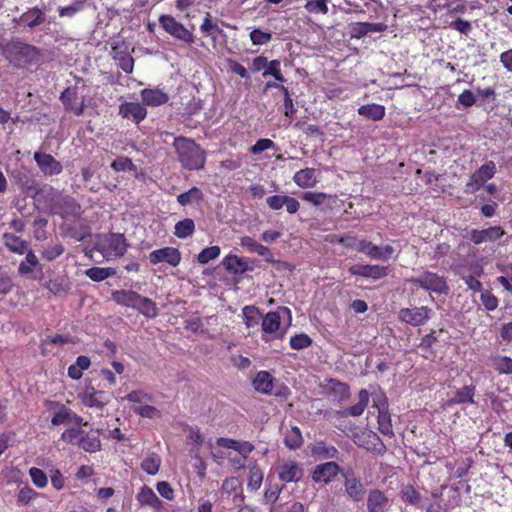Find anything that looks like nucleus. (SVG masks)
Here are the masks:
<instances>
[{"instance_id": "obj_36", "label": "nucleus", "mask_w": 512, "mask_h": 512, "mask_svg": "<svg viewBox=\"0 0 512 512\" xmlns=\"http://www.w3.org/2000/svg\"><path fill=\"white\" fill-rule=\"evenodd\" d=\"M386 113L385 106L381 104L371 103L365 104L358 108V114L372 121H380Z\"/></svg>"}, {"instance_id": "obj_52", "label": "nucleus", "mask_w": 512, "mask_h": 512, "mask_svg": "<svg viewBox=\"0 0 512 512\" xmlns=\"http://www.w3.org/2000/svg\"><path fill=\"white\" fill-rule=\"evenodd\" d=\"M400 497L404 503L413 506H417L421 501L420 493L411 484L402 487L400 491Z\"/></svg>"}, {"instance_id": "obj_43", "label": "nucleus", "mask_w": 512, "mask_h": 512, "mask_svg": "<svg viewBox=\"0 0 512 512\" xmlns=\"http://www.w3.org/2000/svg\"><path fill=\"white\" fill-rule=\"evenodd\" d=\"M242 315L244 324L248 329L257 327L263 317L260 309L253 305L245 306L242 309Z\"/></svg>"}, {"instance_id": "obj_59", "label": "nucleus", "mask_w": 512, "mask_h": 512, "mask_svg": "<svg viewBox=\"0 0 512 512\" xmlns=\"http://www.w3.org/2000/svg\"><path fill=\"white\" fill-rule=\"evenodd\" d=\"M22 20L31 28L44 22V14L39 8H33L22 16Z\"/></svg>"}, {"instance_id": "obj_19", "label": "nucleus", "mask_w": 512, "mask_h": 512, "mask_svg": "<svg viewBox=\"0 0 512 512\" xmlns=\"http://www.w3.org/2000/svg\"><path fill=\"white\" fill-rule=\"evenodd\" d=\"M340 466L333 461L317 465L312 472V480L315 483H330L340 472Z\"/></svg>"}, {"instance_id": "obj_58", "label": "nucleus", "mask_w": 512, "mask_h": 512, "mask_svg": "<svg viewBox=\"0 0 512 512\" xmlns=\"http://www.w3.org/2000/svg\"><path fill=\"white\" fill-rule=\"evenodd\" d=\"M122 400H127L129 402L144 405L146 403L153 401V396L143 390H133L128 393Z\"/></svg>"}, {"instance_id": "obj_50", "label": "nucleus", "mask_w": 512, "mask_h": 512, "mask_svg": "<svg viewBox=\"0 0 512 512\" xmlns=\"http://www.w3.org/2000/svg\"><path fill=\"white\" fill-rule=\"evenodd\" d=\"M263 472L259 465L253 464L249 467V474H248V483L247 487L248 489L252 491H257L263 482Z\"/></svg>"}, {"instance_id": "obj_7", "label": "nucleus", "mask_w": 512, "mask_h": 512, "mask_svg": "<svg viewBox=\"0 0 512 512\" xmlns=\"http://www.w3.org/2000/svg\"><path fill=\"white\" fill-rule=\"evenodd\" d=\"M161 27L171 36L187 43H194V35L180 22L171 15H161L159 17Z\"/></svg>"}, {"instance_id": "obj_10", "label": "nucleus", "mask_w": 512, "mask_h": 512, "mask_svg": "<svg viewBox=\"0 0 512 512\" xmlns=\"http://www.w3.org/2000/svg\"><path fill=\"white\" fill-rule=\"evenodd\" d=\"M111 55L125 73L133 72L134 58L130 54L129 45L124 40L114 41L111 44Z\"/></svg>"}, {"instance_id": "obj_26", "label": "nucleus", "mask_w": 512, "mask_h": 512, "mask_svg": "<svg viewBox=\"0 0 512 512\" xmlns=\"http://www.w3.org/2000/svg\"><path fill=\"white\" fill-rule=\"evenodd\" d=\"M475 394L476 386L474 384L465 385L453 392L452 396L447 401V406L474 404Z\"/></svg>"}, {"instance_id": "obj_40", "label": "nucleus", "mask_w": 512, "mask_h": 512, "mask_svg": "<svg viewBox=\"0 0 512 512\" xmlns=\"http://www.w3.org/2000/svg\"><path fill=\"white\" fill-rule=\"evenodd\" d=\"M387 30V25L379 22V23H369V22H358L353 27V37L361 38L368 33L372 32H384Z\"/></svg>"}, {"instance_id": "obj_3", "label": "nucleus", "mask_w": 512, "mask_h": 512, "mask_svg": "<svg viewBox=\"0 0 512 512\" xmlns=\"http://www.w3.org/2000/svg\"><path fill=\"white\" fill-rule=\"evenodd\" d=\"M39 55L38 49L20 40H11L3 48V56L16 67L33 63Z\"/></svg>"}, {"instance_id": "obj_42", "label": "nucleus", "mask_w": 512, "mask_h": 512, "mask_svg": "<svg viewBox=\"0 0 512 512\" xmlns=\"http://www.w3.org/2000/svg\"><path fill=\"white\" fill-rule=\"evenodd\" d=\"M91 360L88 356L80 355L77 357L76 362L68 367V376L73 380L82 378L83 371L89 369Z\"/></svg>"}, {"instance_id": "obj_44", "label": "nucleus", "mask_w": 512, "mask_h": 512, "mask_svg": "<svg viewBox=\"0 0 512 512\" xmlns=\"http://www.w3.org/2000/svg\"><path fill=\"white\" fill-rule=\"evenodd\" d=\"M284 444L290 450H296L303 444V437L299 427L292 426L284 434Z\"/></svg>"}, {"instance_id": "obj_51", "label": "nucleus", "mask_w": 512, "mask_h": 512, "mask_svg": "<svg viewBox=\"0 0 512 512\" xmlns=\"http://www.w3.org/2000/svg\"><path fill=\"white\" fill-rule=\"evenodd\" d=\"M301 199L311 203L314 206H321L327 202V200L336 199V196L326 194L324 192H312L306 191L301 194Z\"/></svg>"}, {"instance_id": "obj_46", "label": "nucleus", "mask_w": 512, "mask_h": 512, "mask_svg": "<svg viewBox=\"0 0 512 512\" xmlns=\"http://www.w3.org/2000/svg\"><path fill=\"white\" fill-rule=\"evenodd\" d=\"M116 274L112 267H91L85 271V275L94 282H101Z\"/></svg>"}, {"instance_id": "obj_8", "label": "nucleus", "mask_w": 512, "mask_h": 512, "mask_svg": "<svg viewBox=\"0 0 512 512\" xmlns=\"http://www.w3.org/2000/svg\"><path fill=\"white\" fill-rule=\"evenodd\" d=\"M432 310L427 306L402 308L398 312L399 321L414 327L425 325L431 318Z\"/></svg>"}, {"instance_id": "obj_37", "label": "nucleus", "mask_w": 512, "mask_h": 512, "mask_svg": "<svg viewBox=\"0 0 512 512\" xmlns=\"http://www.w3.org/2000/svg\"><path fill=\"white\" fill-rule=\"evenodd\" d=\"M137 500L140 505L150 506L154 509H159L162 506V501L157 497L153 489L146 485L141 487L137 494Z\"/></svg>"}, {"instance_id": "obj_28", "label": "nucleus", "mask_w": 512, "mask_h": 512, "mask_svg": "<svg viewBox=\"0 0 512 512\" xmlns=\"http://www.w3.org/2000/svg\"><path fill=\"white\" fill-rule=\"evenodd\" d=\"M224 268L232 274H244L248 271H253L254 266H250L249 263L242 257H238L234 254H228L222 260Z\"/></svg>"}, {"instance_id": "obj_22", "label": "nucleus", "mask_w": 512, "mask_h": 512, "mask_svg": "<svg viewBox=\"0 0 512 512\" xmlns=\"http://www.w3.org/2000/svg\"><path fill=\"white\" fill-rule=\"evenodd\" d=\"M268 207L272 210H280L284 206L289 214H295L300 208L299 201L288 195H272L266 199Z\"/></svg>"}, {"instance_id": "obj_48", "label": "nucleus", "mask_w": 512, "mask_h": 512, "mask_svg": "<svg viewBox=\"0 0 512 512\" xmlns=\"http://www.w3.org/2000/svg\"><path fill=\"white\" fill-rule=\"evenodd\" d=\"M195 231V222L191 218H185L178 221L174 226V235L177 238L185 239L193 235Z\"/></svg>"}, {"instance_id": "obj_20", "label": "nucleus", "mask_w": 512, "mask_h": 512, "mask_svg": "<svg viewBox=\"0 0 512 512\" xmlns=\"http://www.w3.org/2000/svg\"><path fill=\"white\" fill-rule=\"evenodd\" d=\"M359 253L366 254L372 259L388 260L394 254V248L391 245L379 247L366 239H362Z\"/></svg>"}, {"instance_id": "obj_30", "label": "nucleus", "mask_w": 512, "mask_h": 512, "mask_svg": "<svg viewBox=\"0 0 512 512\" xmlns=\"http://www.w3.org/2000/svg\"><path fill=\"white\" fill-rule=\"evenodd\" d=\"M139 293L134 290H114L111 293V299L118 305L135 309Z\"/></svg>"}, {"instance_id": "obj_5", "label": "nucleus", "mask_w": 512, "mask_h": 512, "mask_svg": "<svg viewBox=\"0 0 512 512\" xmlns=\"http://www.w3.org/2000/svg\"><path fill=\"white\" fill-rule=\"evenodd\" d=\"M408 281L437 294H446L449 290L446 278L431 271H424L419 277H412Z\"/></svg>"}, {"instance_id": "obj_32", "label": "nucleus", "mask_w": 512, "mask_h": 512, "mask_svg": "<svg viewBox=\"0 0 512 512\" xmlns=\"http://www.w3.org/2000/svg\"><path fill=\"white\" fill-rule=\"evenodd\" d=\"M369 393L366 389H361L358 393V403L355 405H352L342 411H337V414L346 417V416H352V417H358L363 414L364 410L366 409L368 403H369Z\"/></svg>"}, {"instance_id": "obj_25", "label": "nucleus", "mask_w": 512, "mask_h": 512, "mask_svg": "<svg viewBox=\"0 0 512 512\" xmlns=\"http://www.w3.org/2000/svg\"><path fill=\"white\" fill-rule=\"evenodd\" d=\"M281 317L280 314L276 311H269L265 316L262 317L261 327H262V340L264 342L272 341V334L276 333L280 328Z\"/></svg>"}, {"instance_id": "obj_33", "label": "nucleus", "mask_w": 512, "mask_h": 512, "mask_svg": "<svg viewBox=\"0 0 512 512\" xmlns=\"http://www.w3.org/2000/svg\"><path fill=\"white\" fill-rule=\"evenodd\" d=\"M294 183L301 188H312L318 180L316 177V169L305 168L297 171L293 176Z\"/></svg>"}, {"instance_id": "obj_64", "label": "nucleus", "mask_w": 512, "mask_h": 512, "mask_svg": "<svg viewBox=\"0 0 512 512\" xmlns=\"http://www.w3.org/2000/svg\"><path fill=\"white\" fill-rule=\"evenodd\" d=\"M272 512H304V506L298 501H291L274 506Z\"/></svg>"}, {"instance_id": "obj_15", "label": "nucleus", "mask_w": 512, "mask_h": 512, "mask_svg": "<svg viewBox=\"0 0 512 512\" xmlns=\"http://www.w3.org/2000/svg\"><path fill=\"white\" fill-rule=\"evenodd\" d=\"M349 272L354 276L380 280L390 273V269L387 266H381L377 264H355L349 267Z\"/></svg>"}, {"instance_id": "obj_14", "label": "nucleus", "mask_w": 512, "mask_h": 512, "mask_svg": "<svg viewBox=\"0 0 512 512\" xmlns=\"http://www.w3.org/2000/svg\"><path fill=\"white\" fill-rule=\"evenodd\" d=\"M149 261L152 265L159 263H167L172 267H176L181 262V252L175 247H164L150 252Z\"/></svg>"}, {"instance_id": "obj_41", "label": "nucleus", "mask_w": 512, "mask_h": 512, "mask_svg": "<svg viewBox=\"0 0 512 512\" xmlns=\"http://www.w3.org/2000/svg\"><path fill=\"white\" fill-rule=\"evenodd\" d=\"M4 245L12 252L17 254H24L28 250V242L12 233H4Z\"/></svg>"}, {"instance_id": "obj_24", "label": "nucleus", "mask_w": 512, "mask_h": 512, "mask_svg": "<svg viewBox=\"0 0 512 512\" xmlns=\"http://www.w3.org/2000/svg\"><path fill=\"white\" fill-rule=\"evenodd\" d=\"M344 476V488L345 492L354 502H360L363 500L365 495V489L360 479L357 478L354 473H345Z\"/></svg>"}, {"instance_id": "obj_9", "label": "nucleus", "mask_w": 512, "mask_h": 512, "mask_svg": "<svg viewBox=\"0 0 512 512\" xmlns=\"http://www.w3.org/2000/svg\"><path fill=\"white\" fill-rule=\"evenodd\" d=\"M81 403L88 408L102 410L110 402L107 393L97 390L93 385H86L84 390L78 394Z\"/></svg>"}, {"instance_id": "obj_53", "label": "nucleus", "mask_w": 512, "mask_h": 512, "mask_svg": "<svg viewBox=\"0 0 512 512\" xmlns=\"http://www.w3.org/2000/svg\"><path fill=\"white\" fill-rule=\"evenodd\" d=\"M203 193L200 188L194 186L188 191L181 193L177 196V201L182 206H187L191 204L193 201H202Z\"/></svg>"}, {"instance_id": "obj_16", "label": "nucleus", "mask_w": 512, "mask_h": 512, "mask_svg": "<svg viewBox=\"0 0 512 512\" xmlns=\"http://www.w3.org/2000/svg\"><path fill=\"white\" fill-rule=\"evenodd\" d=\"M277 473L282 482L290 483L300 481L304 475V470L298 462L288 460L278 466Z\"/></svg>"}, {"instance_id": "obj_47", "label": "nucleus", "mask_w": 512, "mask_h": 512, "mask_svg": "<svg viewBox=\"0 0 512 512\" xmlns=\"http://www.w3.org/2000/svg\"><path fill=\"white\" fill-rule=\"evenodd\" d=\"M312 454L323 459H334L338 457L339 451L332 445L323 441L316 442L311 449Z\"/></svg>"}, {"instance_id": "obj_17", "label": "nucleus", "mask_w": 512, "mask_h": 512, "mask_svg": "<svg viewBox=\"0 0 512 512\" xmlns=\"http://www.w3.org/2000/svg\"><path fill=\"white\" fill-rule=\"evenodd\" d=\"M41 172L46 176L59 175L62 170V164L51 154L35 152L33 156Z\"/></svg>"}, {"instance_id": "obj_31", "label": "nucleus", "mask_w": 512, "mask_h": 512, "mask_svg": "<svg viewBox=\"0 0 512 512\" xmlns=\"http://www.w3.org/2000/svg\"><path fill=\"white\" fill-rule=\"evenodd\" d=\"M274 380L275 379L268 371L262 370L255 375L252 385L257 392L272 395Z\"/></svg>"}, {"instance_id": "obj_34", "label": "nucleus", "mask_w": 512, "mask_h": 512, "mask_svg": "<svg viewBox=\"0 0 512 512\" xmlns=\"http://www.w3.org/2000/svg\"><path fill=\"white\" fill-rule=\"evenodd\" d=\"M240 243L248 251L257 253L258 255L265 257V260L267 262H273V254L270 251V249L268 247L258 243L252 237L244 236L241 238Z\"/></svg>"}, {"instance_id": "obj_63", "label": "nucleus", "mask_w": 512, "mask_h": 512, "mask_svg": "<svg viewBox=\"0 0 512 512\" xmlns=\"http://www.w3.org/2000/svg\"><path fill=\"white\" fill-rule=\"evenodd\" d=\"M220 247L219 246H210L201 250V252L197 256V261L204 265L210 262L211 260L216 259L220 255Z\"/></svg>"}, {"instance_id": "obj_38", "label": "nucleus", "mask_w": 512, "mask_h": 512, "mask_svg": "<svg viewBox=\"0 0 512 512\" xmlns=\"http://www.w3.org/2000/svg\"><path fill=\"white\" fill-rule=\"evenodd\" d=\"M45 288L55 296H64L70 291L71 283L68 278L64 276H58L49 280L45 284Z\"/></svg>"}, {"instance_id": "obj_60", "label": "nucleus", "mask_w": 512, "mask_h": 512, "mask_svg": "<svg viewBox=\"0 0 512 512\" xmlns=\"http://www.w3.org/2000/svg\"><path fill=\"white\" fill-rule=\"evenodd\" d=\"M65 251L64 246L60 242L49 244L41 252V257L46 261H53L60 257Z\"/></svg>"}, {"instance_id": "obj_62", "label": "nucleus", "mask_w": 512, "mask_h": 512, "mask_svg": "<svg viewBox=\"0 0 512 512\" xmlns=\"http://www.w3.org/2000/svg\"><path fill=\"white\" fill-rule=\"evenodd\" d=\"M312 339L305 333L295 334L290 338V346L294 350H302L312 345Z\"/></svg>"}, {"instance_id": "obj_1", "label": "nucleus", "mask_w": 512, "mask_h": 512, "mask_svg": "<svg viewBox=\"0 0 512 512\" xmlns=\"http://www.w3.org/2000/svg\"><path fill=\"white\" fill-rule=\"evenodd\" d=\"M173 148L182 168L186 170H201L206 163L205 150L191 138L178 136L174 138Z\"/></svg>"}, {"instance_id": "obj_2", "label": "nucleus", "mask_w": 512, "mask_h": 512, "mask_svg": "<svg viewBox=\"0 0 512 512\" xmlns=\"http://www.w3.org/2000/svg\"><path fill=\"white\" fill-rule=\"evenodd\" d=\"M61 439L71 445H75L85 452L95 453L101 450L99 430L85 432L81 428H68L61 434Z\"/></svg>"}, {"instance_id": "obj_39", "label": "nucleus", "mask_w": 512, "mask_h": 512, "mask_svg": "<svg viewBox=\"0 0 512 512\" xmlns=\"http://www.w3.org/2000/svg\"><path fill=\"white\" fill-rule=\"evenodd\" d=\"M135 310L146 318L153 319L158 316L159 310L157 304L150 298L139 295Z\"/></svg>"}, {"instance_id": "obj_21", "label": "nucleus", "mask_w": 512, "mask_h": 512, "mask_svg": "<svg viewBox=\"0 0 512 512\" xmlns=\"http://www.w3.org/2000/svg\"><path fill=\"white\" fill-rule=\"evenodd\" d=\"M221 491L227 496H232V501L235 506H241L244 503L245 496L243 494L242 482L239 478H226L222 483Z\"/></svg>"}, {"instance_id": "obj_13", "label": "nucleus", "mask_w": 512, "mask_h": 512, "mask_svg": "<svg viewBox=\"0 0 512 512\" xmlns=\"http://www.w3.org/2000/svg\"><path fill=\"white\" fill-rule=\"evenodd\" d=\"M505 235V230L501 226H490L485 229H472L468 232L469 240L480 245L487 242H496Z\"/></svg>"}, {"instance_id": "obj_61", "label": "nucleus", "mask_w": 512, "mask_h": 512, "mask_svg": "<svg viewBox=\"0 0 512 512\" xmlns=\"http://www.w3.org/2000/svg\"><path fill=\"white\" fill-rule=\"evenodd\" d=\"M37 496L38 493L33 488L26 485L23 488H21L17 494V504L20 506H26L31 501L36 499Z\"/></svg>"}, {"instance_id": "obj_4", "label": "nucleus", "mask_w": 512, "mask_h": 512, "mask_svg": "<svg viewBox=\"0 0 512 512\" xmlns=\"http://www.w3.org/2000/svg\"><path fill=\"white\" fill-rule=\"evenodd\" d=\"M126 238L121 233H108L99 238L96 243V250L106 260L122 257L128 248Z\"/></svg>"}, {"instance_id": "obj_49", "label": "nucleus", "mask_w": 512, "mask_h": 512, "mask_svg": "<svg viewBox=\"0 0 512 512\" xmlns=\"http://www.w3.org/2000/svg\"><path fill=\"white\" fill-rule=\"evenodd\" d=\"M263 78L269 76L273 77L276 81L283 83L286 81L281 69V62L278 59L268 60L266 69L262 73Z\"/></svg>"}, {"instance_id": "obj_11", "label": "nucleus", "mask_w": 512, "mask_h": 512, "mask_svg": "<svg viewBox=\"0 0 512 512\" xmlns=\"http://www.w3.org/2000/svg\"><path fill=\"white\" fill-rule=\"evenodd\" d=\"M496 173V166L493 161H488L478 168L469 178L466 187L469 192L475 193L482 188L487 180L494 177Z\"/></svg>"}, {"instance_id": "obj_54", "label": "nucleus", "mask_w": 512, "mask_h": 512, "mask_svg": "<svg viewBox=\"0 0 512 512\" xmlns=\"http://www.w3.org/2000/svg\"><path fill=\"white\" fill-rule=\"evenodd\" d=\"M200 31L205 36H210L213 41L217 39V34L223 33V30L216 23H213L209 13H207L204 18L203 23L200 26Z\"/></svg>"}, {"instance_id": "obj_45", "label": "nucleus", "mask_w": 512, "mask_h": 512, "mask_svg": "<svg viewBox=\"0 0 512 512\" xmlns=\"http://www.w3.org/2000/svg\"><path fill=\"white\" fill-rule=\"evenodd\" d=\"M491 365L500 375H512V358L505 355H496L491 359Z\"/></svg>"}, {"instance_id": "obj_12", "label": "nucleus", "mask_w": 512, "mask_h": 512, "mask_svg": "<svg viewBox=\"0 0 512 512\" xmlns=\"http://www.w3.org/2000/svg\"><path fill=\"white\" fill-rule=\"evenodd\" d=\"M60 100L64 108L73 112L76 116H81L85 110L84 96L80 95L77 86L67 87L60 95Z\"/></svg>"}, {"instance_id": "obj_56", "label": "nucleus", "mask_w": 512, "mask_h": 512, "mask_svg": "<svg viewBox=\"0 0 512 512\" xmlns=\"http://www.w3.org/2000/svg\"><path fill=\"white\" fill-rule=\"evenodd\" d=\"M161 465V458L157 454H151L141 462V468L149 475H156Z\"/></svg>"}, {"instance_id": "obj_57", "label": "nucleus", "mask_w": 512, "mask_h": 512, "mask_svg": "<svg viewBox=\"0 0 512 512\" xmlns=\"http://www.w3.org/2000/svg\"><path fill=\"white\" fill-rule=\"evenodd\" d=\"M330 0H307L304 8L310 14H327Z\"/></svg>"}, {"instance_id": "obj_35", "label": "nucleus", "mask_w": 512, "mask_h": 512, "mask_svg": "<svg viewBox=\"0 0 512 512\" xmlns=\"http://www.w3.org/2000/svg\"><path fill=\"white\" fill-rule=\"evenodd\" d=\"M326 391L329 395L334 396L339 401L348 399L350 396L349 385L334 378L327 380Z\"/></svg>"}, {"instance_id": "obj_27", "label": "nucleus", "mask_w": 512, "mask_h": 512, "mask_svg": "<svg viewBox=\"0 0 512 512\" xmlns=\"http://www.w3.org/2000/svg\"><path fill=\"white\" fill-rule=\"evenodd\" d=\"M140 96L144 105L161 106L169 101V95L164 90L156 88H145L140 91Z\"/></svg>"}, {"instance_id": "obj_6", "label": "nucleus", "mask_w": 512, "mask_h": 512, "mask_svg": "<svg viewBox=\"0 0 512 512\" xmlns=\"http://www.w3.org/2000/svg\"><path fill=\"white\" fill-rule=\"evenodd\" d=\"M353 442L360 448H363L375 455L383 456L387 448L377 433L364 429L353 435Z\"/></svg>"}, {"instance_id": "obj_23", "label": "nucleus", "mask_w": 512, "mask_h": 512, "mask_svg": "<svg viewBox=\"0 0 512 512\" xmlns=\"http://www.w3.org/2000/svg\"><path fill=\"white\" fill-rule=\"evenodd\" d=\"M389 506V498L382 490L371 489L368 492L366 500L367 512H386Z\"/></svg>"}, {"instance_id": "obj_18", "label": "nucleus", "mask_w": 512, "mask_h": 512, "mask_svg": "<svg viewBox=\"0 0 512 512\" xmlns=\"http://www.w3.org/2000/svg\"><path fill=\"white\" fill-rule=\"evenodd\" d=\"M118 114L124 119H131L135 124H140L147 116V109L141 103L125 101L119 105Z\"/></svg>"}, {"instance_id": "obj_55", "label": "nucleus", "mask_w": 512, "mask_h": 512, "mask_svg": "<svg viewBox=\"0 0 512 512\" xmlns=\"http://www.w3.org/2000/svg\"><path fill=\"white\" fill-rule=\"evenodd\" d=\"M70 342H71V338H70L69 335L55 334V335H52V336H47L45 339H43L41 341V344H40L41 353H42V355H46L47 354L46 346L48 344L62 346L64 344H67V343H70Z\"/></svg>"}, {"instance_id": "obj_29", "label": "nucleus", "mask_w": 512, "mask_h": 512, "mask_svg": "<svg viewBox=\"0 0 512 512\" xmlns=\"http://www.w3.org/2000/svg\"><path fill=\"white\" fill-rule=\"evenodd\" d=\"M36 270L42 274V266L38 261L37 256L32 250L26 253L25 259L19 264L18 273L21 276H29V278L35 280L37 275L33 274Z\"/></svg>"}]
</instances>
